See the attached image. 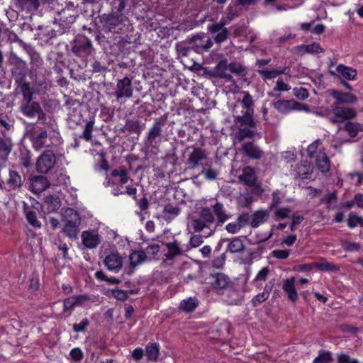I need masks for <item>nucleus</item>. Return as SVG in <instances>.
Returning <instances> with one entry per match:
<instances>
[{
    "label": "nucleus",
    "instance_id": "1",
    "mask_svg": "<svg viewBox=\"0 0 363 363\" xmlns=\"http://www.w3.org/2000/svg\"><path fill=\"white\" fill-rule=\"evenodd\" d=\"M213 45L212 39L204 33L196 34L183 41V55H186L187 51L190 49L194 50L197 53L207 52L212 48Z\"/></svg>",
    "mask_w": 363,
    "mask_h": 363
},
{
    "label": "nucleus",
    "instance_id": "2",
    "mask_svg": "<svg viewBox=\"0 0 363 363\" xmlns=\"http://www.w3.org/2000/svg\"><path fill=\"white\" fill-rule=\"evenodd\" d=\"M30 140L35 150L50 147L58 143L55 133H48L45 130H38L37 127L31 132Z\"/></svg>",
    "mask_w": 363,
    "mask_h": 363
},
{
    "label": "nucleus",
    "instance_id": "3",
    "mask_svg": "<svg viewBox=\"0 0 363 363\" xmlns=\"http://www.w3.org/2000/svg\"><path fill=\"white\" fill-rule=\"evenodd\" d=\"M62 220L65 222L62 232L70 238H77L81 223L79 213L74 209L67 208L62 213Z\"/></svg>",
    "mask_w": 363,
    "mask_h": 363
},
{
    "label": "nucleus",
    "instance_id": "4",
    "mask_svg": "<svg viewBox=\"0 0 363 363\" xmlns=\"http://www.w3.org/2000/svg\"><path fill=\"white\" fill-rule=\"evenodd\" d=\"M274 108L281 113H286L293 110L310 111L308 105L304 104L295 101L291 100H278L273 103Z\"/></svg>",
    "mask_w": 363,
    "mask_h": 363
},
{
    "label": "nucleus",
    "instance_id": "5",
    "mask_svg": "<svg viewBox=\"0 0 363 363\" xmlns=\"http://www.w3.org/2000/svg\"><path fill=\"white\" fill-rule=\"evenodd\" d=\"M331 108L333 116H330L329 120L334 124L353 118L357 114L355 110L352 108L344 107L336 104H332Z\"/></svg>",
    "mask_w": 363,
    "mask_h": 363
},
{
    "label": "nucleus",
    "instance_id": "6",
    "mask_svg": "<svg viewBox=\"0 0 363 363\" xmlns=\"http://www.w3.org/2000/svg\"><path fill=\"white\" fill-rule=\"evenodd\" d=\"M21 111L24 116L30 118L37 116L38 120H42L45 116L40 104L33 100L22 102Z\"/></svg>",
    "mask_w": 363,
    "mask_h": 363
},
{
    "label": "nucleus",
    "instance_id": "7",
    "mask_svg": "<svg viewBox=\"0 0 363 363\" xmlns=\"http://www.w3.org/2000/svg\"><path fill=\"white\" fill-rule=\"evenodd\" d=\"M55 155L50 150L45 151L38 159L36 168L40 173H48L55 164Z\"/></svg>",
    "mask_w": 363,
    "mask_h": 363
},
{
    "label": "nucleus",
    "instance_id": "8",
    "mask_svg": "<svg viewBox=\"0 0 363 363\" xmlns=\"http://www.w3.org/2000/svg\"><path fill=\"white\" fill-rule=\"evenodd\" d=\"M91 298L87 295L72 296L63 301V312L72 311L77 307H86Z\"/></svg>",
    "mask_w": 363,
    "mask_h": 363
},
{
    "label": "nucleus",
    "instance_id": "9",
    "mask_svg": "<svg viewBox=\"0 0 363 363\" xmlns=\"http://www.w3.org/2000/svg\"><path fill=\"white\" fill-rule=\"evenodd\" d=\"M113 95L116 96L117 100H120L123 98H130L133 96L131 79L128 77L118 79L117 81L116 88Z\"/></svg>",
    "mask_w": 363,
    "mask_h": 363
},
{
    "label": "nucleus",
    "instance_id": "10",
    "mask_svg": "<svg viewBox=\"0 0 363 363\" xmlns=\"http://www.w3.org/2000/svg\"><path fill=\"white\" fill-rule=\"evenodd\" d=\"M91 50V40L84 35L78 36L73 42L72 51L79 57L90 54Z\"/></svg>",
    "mask_w": 363,
    "mask_h": 363
},
{
    "label": "nucleus",
    "instance_id": "11",
    "mask_svg": "<svg viewBox=\"0 0 363 363\" xmlns=\"http://www.w3.org/2000/svg\"><path fill=\"white\" fill-rule=\"evenodd\" d=\"M82 242L87 249H94L101 242V238L96 230H88L82 233Z\"/></svg>",
    "mask_w": 363,
    "mask_h": 363
},
{
    "label": "nucleus",
    "instance_id": "12",
    "mask_svg": "<svg viewBox=\"0 0 363 363\" xmlns=\"http://www.w3.org/2000/svg\"><path fill=\"white\" fill-rule=\"evenodd\" d=\"M330 96L335 100L333 104L336 105H349L354 104L357 101V98L355 95L350 92H343L335 89L331 90Z\"/></svg>",
    "mask_w": 363,
    "mask_h": 363
},
{
    "label": "nucleus",
    "instance_id": "13",
    "mask_svg": "<svg viewBox=\"0 0 363 363\" xmlns=\"http://www.w3.org/2000/svg\"><path fill=\"white\" fill-rule=\"evenodd\" d=\"M104 264L108 270L116 273L123 267V257L118 252H111L105 257Z\"/></svg>",
    "mask_w": 363,
    "mask_h": 363
},
{
    "label": "nucleus",
    "instance_id": "14",
    "mask_svg": "<svg viewBox=\"0 0 363 363\" xmlns=\"http://www.w3.org/2000/svg\"><path fill=\"white\" fill-rule=\"evenodd\" d=\"M330 73L333 76L342 79V80H354L357 74L356 69L342 64L337 65L335 70L330 69Z\"/></svg>",
    "mask_w": 363,
    "mask_h": 363
},
{
    "label": "nucleus",
    "instance_id": "15",
    "mask_svg": "<svg viewBox=\"0 0 363 363\" xmlns=\"http://www.w3.org/2000/svg\"><path fill=\"white\" fill-rule=\"evenodd\" d=\"M211 286L215 290L227 289L231 284V280L226 274L218 272L211 274Z\"/></svg>",
    "mask_w": 363,
    "mask_h": 363
},
{
    "label": "nucleus",
    "instance_id": "16",
    "mask_svg": "<svg viewBox=\"0 0 363 363\" xmlns=\"http://www.w3.org/2000/svg\"><path fill=\"white\" fill-rule=\"evenodd\" d=\"M238 179L240 182L246 186L252 187L255 186L257 177L255 169L250 166H247L244 167L242 173L239 176Z\"/></svg>",
    "mask_w": 363,
    "mask_h": 363
},
{
    "label": "nucleus",
    "instance_id": "17",
    "mask_svg": "<svg viewBox=\"0 0 363 363\" xmlns=\"http://www.w3.org/2000/svg\"><path fill=\"white\" fill-rule=\"evenodd\" d=\"M49 185V182L45 177L36 176L30 179L29 189L34 193L38 194L48 188Z\"/></svg>",
    "mask_w": 363,
    "mask_h": 363
},
{
    "label": "nucleus",
    "instance_id": "18",
    "mask_svg": "<svg viewBox=\"0 0 363 363\" xmlns=\"http://www.w3.org/2000/svg\"><path fill=\"white\" fill-rule=\"evenodd\" d=\"M315 164L322 173H327L330 169V161L324 150H320L315 155Z\"/></svg>",
    "mask_w": 363,
    "mask_h": 363
},
{
    "label": "nucleus",
    "instance_id": "19",
    "mask_svg": "<svg viewBox=\"0 0 363 363\" xmlns=\"http://www.w3.org/2000/svg\"><path fill=\"white\" fill-rule=\"evenodd\" d=\"M213 69L216 78L224 79L228 82L234 81L232 75L226 72L228 69V60L226 59L220 60Z\"/></svg>",
    "mask_w": 363,
    "mask_h": 363
},
{
    "label": "nucleus",
    "instance_id": "20",
    "mask_svg": "<svg viewBox=\"0 0 363 363\" xmlns=\"http://www.w3.org/2000/svg\"><path fill=\"white\" fill-rule=\"evenodd\" d=\"M244 154L252 159L259 160L263 155V151L253 142L245 143L242 145Z\"/></svg>",
    "mask_w": 363,
    "mask_h": 363
},
{
    "label": "nucleus",
    "instance_id": "21",
    "mask_svg": "<svg viewBox=\"0 0 363 363\" xmlns=\"http://www.w3.org/2000/svg\"><path fill=\"white\" fill-rule=\"evenodd\" d=\"M283 290L286 293L288 298L293 303L298 300V294L295 288V278L291 277L284 280Z\"/></svg>",
    "mask_w": 363,
    "mask_h": 363
},
{
    "label": "nucleus",
    "instance_id": "22",
    "mask_svg": "<svg viewBox=\"0 0 363 363\" xmlns=\"http://www.w3.org/2000/svg\"><path fill=\"white\" fill-rule=\"evenodd\" d=\"M212 209L217 217L218 222L216 226L223 225L230 218V216L226 213L225 208L221 203L217 202L212 206Z\"/></svg>",
    "mask_w": 363,
    "mask_h": 363
},
{
    "label": "nucleus",
    "instance_id": "23",
    "mask_svg": "<svg viewBox=\"0 0 363 363\" xmlns=\"http://www.w3.org/2000/svg\"><path fill=\"white\" fill-rule=\"evenodd\" d=\"M225 241H228L226 252H229L233 254L242 253L245 250V245L242 240L238 237L232 239H225Z\"/></svg>",
    "mask_w": 363,
    "mask_h": 363
},
{
    "label": "nucleus",
    "instance_id": "24",
    "mask_svg": "<svg viewBox=\"0 0 363 363\" xmlns=\"http://www.w3.org/2000/svg\"><path fill=\"white\" fill-rule=\"evenodd\" d=\"M179 213L180 208L178 206L167 203L164 206L162 211V217L166 221L170 222L177 217Z\"/></svg>",
    "mask_w": 363,
    "mask_h": 363
},
{
    "label": "nucleus",
    "instance_id": "25",
    "mask_svg": "<svg viewBox=\"0 0 363 363\" xmlns=\"http://www.w3.org/2000/svg\"><path fill=\"white\" fill-rule=\"evenodd\" d=\"M253 111H245L242 116H238L235 118V122L240 125H247L250 128H255L256 123L252 118Z\"/></svg>",
    "mask_w": 363,
    "mask_h": 363
},
{
    "label": "nucleus",
    "instance_id": "26",
    "mask_svg": "<svg viewBox=\"0 0 363 363\" xmlns=\"http://www.w3.org/2000/svg\"><path fill=\"white\" fill-rule=\"evenodd\" d=\"M162 122L160 120H156L155 121L152 127L150 129L147 135V140L150 144H152L155 139L160 135L162 132Z\"/></svg>",
    "mask_w": 363,
    "mask_h": 363
},
{
    "label": "nucleus",
    "instance_id": "27",
    "mask_svg": "<svg viewBox=\"0 0 363 363\" xmlns=\"http://www.w3.org/2000/svg\"><path fill=\"white\" fill-rule=\"evenodd\" d=\"M206 156L205 153L199 148H194L188 158V163L191 167H194L199 164V162L205 160Z\"/></svg>",
    "mask_w": 363,
    "mask_h": 363
},
{
    "label": "nucleus",
    "instance_id": "28",
    "mask_svg": "<svg viewBox=\"0 0 363 363\" xmlns=\"http://www.w3.org/2000/svg\"><path fill=\"white\" fill-rule=\"evenodd\" d=\"M159 352V345L155 342H150L145 347V356L149 361H156Z\"/></svg>",
    "mask_w": 363,
    "mask_h": 363
},
{
    "label": "nucleus",
    "instance_id": "29",
    "mask_svg": "<svg viewBox=\"0 0 363 363\" xmlns=\"http://www.w3.org/2000/svg\"><path fill=\"white\" fill-rule=\"evenodd\" d=\"M268 217V213L266 211H257L252 215V218L250 222L252 228H257L261 223H263L266 218Z\"/></svg>",
    "mask_w": 363,
    "mask_h": 363
},
{
    "label": "nucleus",
    "instance_id": "30",
    "mask_svg": "<svg viewBox=\"0 0 363 363\" xmlns=\"http://www.w3.org/2000/svg\"><path fill=\"white\" fill-rule=\"evenodd\" d=\"M18 6L22 10L35 11L39 7L38 0H16Z\"/></svg>",
    "mask_w": 363,
    "mask_h": 363
},
{
    "label": "nucleus",
    "instance_id": "31",
    "mask_svg": "<svg viewBox=\"0 0 363 363\" xmlns=\"http://www.w3.org/2000/svg\"><path fill=\"white\" fill-rule=\"evenodd\" d=\"M286 69V67L281 70H277L275 69H271V70H266V69H258L257 73L262 77V78L264 80L267 79H271L273 78H275L277 76L281 74H285V71Z\"/></svg>",
    "mask_w": 363,
    "mask_h": 363
},
{
    "label": "nucleus",
    "instance_id": "32",
    "mask_svg": "<svg viewBox=\"0 0 363 363\" xmlns=\"http://www.w3.org/2000/svg\"><path fill=\"white\" fill-rule=\"evenodd\" d=\"M199 217L201 218V220L208 225V228H210V225L215 221L214 215L208 208H202Z\"/></svg>",
    "mask_w": 363,
    "mask_h": 363
},
{
    "label": "nucleus",
    "instance_id": "33",
    "mask_svg": "<svg viewBox=\"0 0 363 363\" xmlns=\"http://www.w3.org/2000/svg\"><path fill=\"white\" fill-rule=\"evenodd\" d=\"M45 203L48 205V211L53 212L60 207V201L58 197L48 196L45 198Z\"/></svg>",
    "mask_w": 363,
    "mask_h": 363
},
{
    "label": "nucleus",
    "instance_id": "34",
    "mask_svg": "<svg viewBox=\"0 0 363 363\" xmlns=\"http://www.w3.org/2000/svg\"><path fill=\"white\" fill-rule=\"evenodd\" d=\"M344 128L352 138L355 137L358 132L363 130V127L361 124L358 123H352L350 121L346 123Z\"/></svg>",
    "mask_w": 363,
    "mask_h": 363
},
{
    "label": "nucleus",
    "instance_id": "35",
    "mask_svg": "<svg viewBox=\"0 0 363 363\" xmlns=\"http://www.w3.org/2000/svg\"><path fill=\"white\" fill-rule=\"evenodd\" d=\"M315 266L318 269L323 272H337L340 270L339 266L335 265L331 262H328L325 260L321 262L315 263Z\"/></svg>",
    "mask_w": 363,
    "mask_h": 363
},
{
    "label": "nucleus",
    "instance_id": "36",
    "mask_svg": "<svg viewBox=\"0 0 363 363\" xmlns=\"http://www.w3.org/2000/svg\"><path fill=\"white\" fill-rule=\"evenodd\" d=\"M7 184L13 189L21 186V177L17 172L13 170L9 171V177Z\"/></svg>",
    "mask_w": 363,
    "mask_h": 363
},
{
    "label": "nucleus",
    "instance_id": "37",
    "mask_svg": "<svg viewBox=\"0 0 363 363\" xmlns=\"http://www.w3.org/2000/svg\"><path fill=\"white\" fill-rule=\"evenodd\" d=\"M199 306V301L196 297H189L183 300V311L191 313Z\"/></svg>",
    "mask_w": 363,
    "mask_h": 363
},
{
    "label": "nucleus",
    "instance_id": "38",
    "mask_svg": "<svg viewBox=\"0 0 363 363\" xmlns=\"http://www.w3.org/2000/svg\"><path fill=\"white\" fill-rule=\"evenodd\" d=\"M146 257L144 251H135L130 255V262L133 267H135L144 262Z\"/></svg>",
    "mask_w": 363,
    "mask_h": 363
},
{
    "label": "nucleus",
    "instance_id": "39",
    "mask_svg": "<svg viewBox=\"0 0 363 363\" xmlns=\"http://www.w3.org/2000/svg\"><path fill=\"white\" fill-rule=\"evenodd\" d=\"M333 360L332 353L329 351L320 350L318 357H316L313 363H330Z\"/></svg>",
    "mask_w": 363,
    "mask_h": 363
},
{
    "label": "nucleus",
    "instance_id": "40",
    "mask_svg": "<svg viewBox=\"0 0 363 363\" xmlns=\"http://www.w3.org/2000/svg\"><path fill=\"white\" fill-rule=\"evenodd\" d=\"M125 128L128 132L137 134H140L143 129L139 121L133 120L128 121L125 123Z\"/></svg>",
    "mask_w": 363,
    "mask_h": 363
},
{
    "label": "nucleus",
    "instance_id": "41",
    "mask_svg": "<svg viewBox=\"0 0 363 363\" xmlns=\"http://www.w3.org/2000/svg\"><path fill=\"white\" fill-rule=\"evenodd\" d=\"M168 249L167 253L165 255L167 259H172L176 255L180 254V249L176 242H169L167 244Z\"/></svg>",
    "mask_w": 363,
    "mask_h": 363
},
{
    "label": "nucleus",
    "instance_id": "42",
    "mask_svg": "<svg viewBox=\"0 0 363 363\" xmlns=\"http://www.w3.org/2000/svg\"><path fill=\"white\" fill-rule=\"evenodd\" d=\"M243 98L241 101V104L246 111H253L252 107L254 106V101L252 96L248 91H243Z\"/></svg>",
    "mask_w": 363,
    "mask_h": 363
},
{
    "label": "nucleus",
    "instance_id": "43",
    "mask_svg": "<svg viewBox=\"0 0 363 363\" xmlns=\"http://www.w3.org/2000/svg\"><path fill=\"white\" fill-rule=\"evenodd\" d=\"M254 135L255 132L249 128H239L237 132V138L240 142L244 140L245 138H252Z\"/></svg>",
    "mask_w": 363,
    "mask_h": 363
},
{
    "label": "nucleus",
    "instance_id": "44",
    "mask_svg": "<svg viewBox=\"0 0 363 363\" xmlns=\"http://www.w3.org/2000/svg\"><path fill=\"white\" fill-rule=\"evenodd\" d=\"M21 93L23 97V101H28L33 100V91L28 83H23L21 86Z\"/></svg>",
    "mask_w": 363,
    "mask_h": 363
},
{
    "label": "nucleus",
    "instance_id": "45",
    "mask_svg": "<svg viewBox=\"0 0 363 363\" xmlns=\"http://www.w3.org/2000/svg\"><path fill=\"white\" fill-rule=\"evenodd\" d=\"M342 247L346 252H357L360 250L361 246L359 243L352 242L347 240L342 241Z\"/></svg>",
    "mask_w": 363,
    "mask_h": 363
},
{
    "label": "nucleus",
    "instance_id": "46",
    "mask_svg": "<svg viewBox=\"0 0 363 363\" xmlns=\"http://www.w3.org/2000/svg\"><path fill=\"white\" fill-rule=\"evenodd\" d=\"M112 175L113 177H118L119 182L121 184H126L128 180V172L125 168H121L119 169H114L112 172Z\"/></svg>",
    "mask_w": 363,
    "mask_h": 363
},
{
    "label": "nucleus",
    "instance_id": "47",
    "mask_svg": "<svg viewBox=\"0 0 363 363\" xmlns=\"http://www.w3.org/2000/svg\"><path fill=\"white\" fill-rule=\"evenodd\" d=\"M362 222L363 218L362 217L354 213H350L347 219V225L350 228H354L357 226V225H359L362 227Z\"/></svg>",
    "mask_w": 363,
    "mask_h": 363
},
{
    "label": "nucleus",
    "instance_id": "48",
    "mask_svg": "<svg viewBox=\"0 0 363 363\" xmlns=\"http://www.w3.org/2000/svg\"><path fill=\"white\" fill-rule=\"evenodd\" d=\"M214 36V40L217 43H221L225 41L229 35V30L226 28H223V29H220L217 31Z\"/></svg>",
    "mask_w": 363,
    "mask_h": 363
},
{
    "label": "nucleus",
    "instance_id": "49",
    "mask_svg": "<svg viewBox=\"0 0 363 363\" xmlns=\"http://www.w3.org/2000/svg\"><path fill=\"white\" fill-rule=\"evenodd\" d=\"M12 143L10 139L0 138V152L8 155L11 151Z\"/></svg>",
    "mask_w": 363,
    "mask_h": 363
},
{
    "label": "nucleus",
    "instance_id": "50",
    "mask_svg": "<svg viewBox=\"0 0 363 363\" xmlns=\"http://www.w3.org/2000/svg\"><path fill=\"white\" fill-rule=\"evenodd\" d=\"M291 209L290 207H284V208H279L276 209L274 211V216L276 220L279 219H285L289 217V213H291Z\"/></svg>",
    "mask_w": 363,
    "mask_h": 363
},
{
    "label": "nucleus",
    "instance_id": "51",
    "mask_svg": "<svg viewBox=\"0 0 363 363\" xmlns=\"http://www.w3.org/2000/svg\"><path fill=\"white\" fill-rule=\"evenodd\" d=\"M191 224L196 232H201L204 228H208V225L201 220L200 217L199 218H192Z\"/></svg>",
    "mask_w": 363,
    "mask_h": 363
},
{
    "label": "nucleus",
    "instance_id": "52",
    "mask_svg": "<svg viewBox=\"0 0 363 363\" xmlns=\"http://www.w3.org/2000/svg\"><path fill=\"white\" fill-rule=\"evenodd\" d=\"M228 69L234 74H243L245 72V67L237 62H231L228 65Z\"/></svg>",
    "mask_w": 363,
    "mask_h": 363
},
{
    "label": "nucleus",
    "instance_id": "53",
    "mask_svg": "<svg viewBox=\"0 0 363 363\" xmlns=\"http://www.w3.org/2000/svg\"><path fill=\"white\" fill-rule=\"evenodd\" d=\"M26 219L28 222L33 227L40 228V222L38 220L36 213L34 211H29L26 212Z\"/></svg>",
    "mask_w": 363,
    "mask_h": 363
},
{
    "label": "nucleus",
    "instance_id": "54",
    "mask_svg": "<svg viewBox=\"0 0 363 363\" xmlns=\"http://www.w3.org/2000/svg\"><path fill=\"white\" fill-rule=\"evenodd\" d=\"M320 143H321V140L318 139L308 145V147L307 148V154H308V157H310V158L315 157V155L318 153V152H316L318 147L320 145Z\"/></svg>",
    "mask_w": 363,
    "mask_h": 363
},
{
    "label": "nucleus",
    "instance_id": "55",
    "mask_svg": "<svg viewBox=\"0 0 363 363\" xmlns=\"http://www.w3.org/2000/svg\"><path fill=\"white\" fill-rule=\"evenodd\" d=\"M94 121L91 120L86 123L84 130L83 131V138L89 141L91 139V133L93 131Z\"/></svg>",
    "mask_w": 363,
    "mask_h": 363
},
{
    "label": "nucleus",
    "instance_id": "56",
    "mask_svg": "<svg viewBox=\"0 0 363 363\" xmlns=\"http://www.w3.org/2000/svg\"><path fill=\"white\" fill-rule=\"evenodd\" d=\"M305 51L308 53L316 54L323 52V48L319 43H314L313 44L304 45Z\"/></svg>",
    "mask_w": 363,
    "mask_h": 363
},
{
    "label": "nucleus",
    "instance_id": "57",
    "mask_svg": "<svg viewBox=\"0 0 363 363\" xmlns=\"http://www.w3.org/2000/svg\"><path fill=\"white\" fill-rule=\"evenodd\" d=\"M226 24V20L223 18H222L218 23H212L208 26V30L211 33H216L217 31H218L220 29H223L225 27V25Z\"/></svg>",
    "mask_w": 363,
    "mask_h": 363
},
{
    "label": "nucleus",
    "instance_id": "58",
    "mask_svg": "<svg viewBox=\"0 0 363 363\" xmlns=\"http://www.w3.org/2000/svg\"><path fill=\"white\" fill-rule=\"evenodd\" d=\"M272 256L277 259H285L289 256V250H274L272 252Z\"/></svg>",
    "mask_w": 363,
    "mask_h": 363
},
{
    "label": "nucleus",
    "instance_id": "59",
    "mask_svg": "<svg viewBox=\"0 0 363 363\" xmlns=\"http://www.w3.org/2000/svg\"><path fill=\"white\" fill-rule=\"evenodd\" d=\"M294 94L296 98L301 100H304L308 97V90L303 87L294 88Z\"/></svg>",
    "mask_w": 363,
    "mask_h": 363
},
{
    "label": "nucleus",
    "instance_id": "60",
    "mask_svg": "<svg viewBox=\"0 0 363 363\" xmlns=\"http://www.w3.org/2000/svg\"><path fill=\"white\" fill-rule=\"evenodd\" d=\"M89 325V322L88 319L84 318L79 323H75L73 325V330L75 333L83 332Z\"/></svg>",
    "mask_w": 363,
    "mask_h": 363
},
{
    "label": "nucleus",
    "instance_id": "61",
    "mask_svg": "<svg viewBox=\"0 0 363 363\" xmlns=\"http://www.w3.org/2000/svg\"><path fill=\"white\" fill-rule=\"evenodd\" d=\"M291 86L284 83L282 79H279L276 82V86L274 88V91H286L290 90Z\"/></svg>",
    "mask_w": 363,
    "mask_h": 363
},
{
    "label": "nucleus",
    "instance_id": "62",
    "mask_svg": "<svg viewBox=\"0 0 363 363\" xmlns=\"http://www.w3.org/2000/svg\"><path fill=\"white\" fill-rule=\"evenodd\" d=\"M269 297H267L264 294L259 293L257 295H256L251 301L252 305L253 306H257L264 301H265L267 299H268Z\"/></svg>",
    "mask_w": 363,
    "mask_h": 363
},
{
    "label": "nucleus",
    "instance_id": "63",
    "mask_svg": "<svg viewBox=\"0 0 363 363\" xmlns=\"http://www.w3.org/2000/svg\"><path fill=\"white\" fill-rule=\"evenodd\" d=\"M69 355H70L71 358L74 361L82 360L83 358V356H84L82 350L79 349V347L73 348L70 351Z\"/></svg>",
    "mask_w": 363,
    "mask_h": 363
},
{
    "label": "nucleus",
    "instance_id": "64",
    "mask_svg": "<svg viewBox=\"0 0 363 363\" xmlns=\"http://www.w3.org/2000/svg\"><path fill=\"white\" fill-rule=\"evenodd\" d=\"M225 261V254L223 253L220 257H216L212 262V266L216 269H220L223 267Z\"/></svg>",
    "mask_w": 363,
    "mask_h": 363
}]
</instances>
